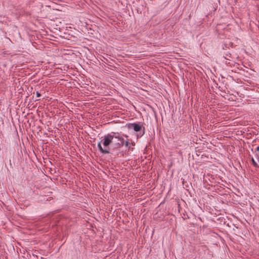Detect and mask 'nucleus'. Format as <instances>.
<instances>
[{
  "instance_id": "obj_1",
  "label": "nucleus",
  "mask_w": 259,
  "mask_h": 259,
  "mask_svg": "<svg viewBox=\"0 0 259 259\" xmlns=\"http://www.w3.org/2000/svg\"><path fill=\"white\" fill-rule=\"evenodd\" d=\"M124 136L126 138L128 137L127 135H121L118 132H112L111 134L105 135L98 143V148L99 151L103 154L110 153L109 146L112 143L114 139H117L119 141V142H114L113 144L114 149H119L124 145L125 147H128L130 143L128 140H124Z\"/></svg>"
},
{
  "instance_id": "obj_2",
  "label": "nucleus",
  "mask_w": 259,
  "mask_h": 259,
  "mask_svg": "<svg viewBox=\"0 0 259 259\" xmlns=\"http://www.w3.org/2000/svg\"><path fill=\"white\" fill-rule=\"evenodd\" d=\"M129 129L133 128L136 132H139L137 134L138 138L142 137L145 133V127L142 124L138 123H131L127 124Z\"/></svg>"
},
{
  "instance_id": "obj_3",
  "label": "nucleus",
  "mask_w": 259,
  "mask_h": 259,
  "mask_svg": "<svg viewBox=\"0 0 259 259\" xmlns=\"http://www.w3.org/2000/svg\"><path fill=\"white\" fill-rule=\"evenodd\" d=\"M251 161H252V165L255 167H259V166L258 165L257 163H256V162L254 160V159L253 158H252V159H251Z\"/></svg>"
},
{
  "instance_id": "obj_4",
  "label": "nucleus",
  "mask_w": 259,
  "mask_h": 259,
  "mask_svg": "<svg viewBox=\"0 0 259 259\" xmlns=\"http://www.w3.org/2000/svg\"><path fill=\"white\" fill-rule=\"evenodd\" d=\"M225 58L226 59L230 60V59L232 58L231 54L230 53L226 54Z\"/></svg>"
},
{
  "instance_id": "obj_5",
  "label": "nucleus",
  "mask_w": 259,
  "mask_h": 259,
  "mask_svg": "<svg viewBox=\"0 0 259 259\" xmlns=\"http://www.w3.org/2000/svg\"><path fill=\"white\" fill-rule=\"evenodd\" d=\"M114 142H119V141H118V140H117V139H114L113 140V142H112V143H111V144H112V145H113V144Z\"/></svg>"
},
{
  "instance_id": "obj_6",
  "label": "nucleus",
  "mask_w": 259,
  "mask_h": 259,
  "mask_svg": "<svg viewBox=\"0 0 259 259\" xmlns=\"http://www.w3.org/2000/svg\"><path fill=\"white\" fill-rule=\"evenodd\" d=\"M36 95L37 97H40L41 96L40 93H39L38 92H36Z\"/></svg>"
},
{
  "instance_id": "obj_7",
  "label": "nucleus",
  "mask_w": 259,
  "mask_h": 259,
  "mask_svg": "<svg viewBox=\"0 0 259 259\" xmlns=\"http://www.w3.org/2000/svg\"><path fill=\"white\" fill-rule=\"evenodd\" d=\"M255 151L259 152V146L256 147V148L255 149Z\"/></svg>"
},
{
  "instance_id": "obj_8",
  "label": "nucleus",
  "mask_w": 259,
  "mask_h": 259,
  "mask_svg": "<svg viewBox=\"0 0 259 259\" xmlns=\"http://www.w3.org/2000/svg\"><path fill=\"white\" fill-rule=\"evenodd\" d=\"M256 158L257 159L258 161L259 162V153H256Z\"/></svg>"
},
{
  "instance_id": "obj_9",
  "label": "nucleus",
  "mask_w": 259,
  "mask_h": 259,
  "mask_svg": "<svg viewBox=\"0 0 259 259\" xmlns=\"http://www.w3.org/2000/svg\"><path fill=\"white\" fill-rule=\"evenodd\" d=\"M133 148L131 149L130 147H128V151L132 150Z\"/></svg>"
}]
</instances>
